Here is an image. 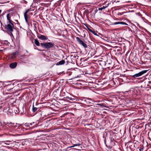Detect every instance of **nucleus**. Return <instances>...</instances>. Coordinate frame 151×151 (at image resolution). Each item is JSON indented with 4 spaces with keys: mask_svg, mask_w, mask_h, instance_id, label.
I'll use <instances>...</instances> for the list:
<instances>
[{
    "mask_svg": "<svg viewBox=\"0 0 151 151\" xmlns=\"http://www.w3.org/2000/svg\"><path fill=\"white\" fill-rule=\"evenodd\" d=\"M4 28L5 29L10 32L12 35V32L14 29V25L12 22H7V24H5L4 26Z\"/></svg>",
    "mask_w": 151,
    "mask_h": 151,
    "instance_id": "obj_1",
    "label": "nucleus"
},
{
    "mask_svg": "<svg viewBox=\"0 0 151 151\" xmlns=\"http://www.w3.org/2000/svg\"><path fill=\"white\" fill-rule=\"evenodd\" d=\"M41 46L43 47H45L47 49H50L53 47L54 45V43L51 42H46L45 43H40Z\"/></svg>",
    "mask_w": 151,
    "mask_h": 151,
    "instance_id": "obj_2",
    "label": "nucleus"
},
{
    "mask_svg": "<svg viewBox=\"0 0 151 151\" xmlns=\"http://www.w3.org/2000/svg\"><path fill=\"white\" fill-rule=\"evenodd\" d=\"M147 72V70H144L142 71H141L138 73H136L133 76H132V77L135 78H136L138 77H139L140 76L144 74L145 73Z\"/></svg>",
    "mask_w": 151,
    "mask_h": 151,
    "instance_id": "obj_3",
    "label": "nucleus"
},
{
    "mask_svg": "<svg viewBox=\"0 0 151 151\" xmlns=\"http://www.w3.org/2000/svg\"><path fill=\"white\" fill-rule=\"evenodd\" d=\"M77 41L81 45H82L83 47L85 48L87 47V45L84 43L83 41L78 37H76Z\"/></svg>",
    "mask_w": 151,
    "mask_h": 151,
    "instance_id": "obj_4",
    "label": "nucleus"
},
{
    "mask_svg": "<svg viewBox=\"0 0 151 151\" xmlns=\"http://www.w3.org/2000/svg\"><path fill=\"white\" fill-rule=\"evenodd\" d=\"M37 37L40 39L42 40H45L47 39V38L45 36L37 33Z\"/></svg>",
    "mask_w": 151,
    "mask_h": 151,
    "instance_id": "obj_5",
    "label": "nucleus"
},
{
    "mask_svg": "<svg viewBox=\"0 0 151 151\" xmlns=\"http://www.w3.org/2000/svg\"><path fill=\"white\" fill-rule=\"evenodd\" d=\"M17 64V63L15 62L14 63H12L9 65V67L11 68H14L16 67Z\"/></svg>",
    "mask_w": 151,
    "mask_h": 151,
    "instance_id": "obj_6",
    "label": "nucleus"
},
{
    "mask_svg": "<svg viewBox=\"0 0 151 151\" xmlns=\"http://www.w3.org/2000/svg\"><path fill=\"white\" fill-rule=\"evenodd\" d=\"M6 18L8 21L7 22H13L11 20V17L10 13L6 15Z\"/></svg>",
    "mask_w": 151,
    "mask_h": 151,
    "instance_id": "obj_7",
    "label": "nucleus"
},
{
    "mask_svg": "<svg viewBox=\"0 0 151 151\" xmlns=\"http://www.w3.org/2000/svg\"><path fill=\"white\" fill-rule=\"evenodd\" d=\"M18 54V52L17 51L13 52L11 54V57L13 59L16 57Z\"/></svg>",
    "mask_w": 151,
    "mask_h": 151,
    "instance_id": "obj_8",
    "label": "nucleus"
},
{
    "mask_svg": "<svg viewBox=\"0 0 151 151\" xmlns=\"http://www.w3.org/2000/svg\"><path fill=\"white\" fill-rule=\"evenodd\" d=\"M122 24L123 25H127V24L125 22H116L114 23L113 24V25H116V24Z\"/></svg>",
    "mask_w": 151,
    "mask_h": 151,
    "instance_id": "obj_9",
    "label": "nucleus"
},
{
    "mask_svg": "<svg viewBox=\"0 0 151 151\" xmlns=\"http://www.w3.org/2000/svg\"><path fill=\"white\" fill-rule=\"evenodd\" d=\"M65 63V61L64 60H62L58 62L57 63V65H62L64 64Z\"/></svg>",
    "mask_w": 151,
    "mask_h": 151,
    "instance_id": "obj_10",
    "label": "nucleus"
},
{
    "mask_svg": "<svg viewBox=\"0 0 151 151\" xmlns=\"http://www.w3.org/2000/svg\"><path fill=\"white\" fill-rule=\"evenodd\" d=\"M24 19L25 20V22L26 23L28 24V15L27 14H24Z\"/></svg>",
    "mask_w": 151,
    "mask_h": 151,
    "instance_id": "obj_11",
    "label": "nucleus"
},
{
    "mask_svg": "<svg viewBox=\"0 0 151 151\" xmlns=\"http://www.w3.org/2000/svg\"><path fill=\"white\" fill-rule=\"evenodd\" d=\"M35 44L37 46H39L40 45V43L37 39L35 40Z\"/></svg>",
    "mask_w": 151,
    "mask_h": 151,
    "instance_id": "obj_12",
    "label": "nucleus"
},
{
    "mask_svg": "<svg viewBox=\"0 0 151 151\" xmlns=\"http://www.w3.org/2000/svg\"><path fill=\"white\" fill-rule=\"evenodd\" d=\"M106 7H107V6H103L102 7H101L100 8H99L98 9V10H102L103 9H105Z\"/></svg>",
    "mask_w": 151,
    "mask_h": 151,
    "instance_id": "obj_13",
    "label": "nucleus"
},
{
    "mask_svg": "<svg viewBox=\"0 0 151 151\" xmlns=\"http://www.w3.org/2000/svg\"><path fill=\"white\" fill-rule=\"evenodd\" d=\"M33 108H32V111L33 112H35V111H36L37 109V108H36V107H34V105H33Z\"/></svg>",
    "mask_w": 151,
    "mask_h": 151,
    "instance_id": "obj_14",
    "label": "nucleus"
},
{
    "mask_svg": "<svg viewBox=\"0 0 151 151\" xmlns=\"http://www.w3.org/2000/svg\"><path fill=\"white\" fill-rule=\"evenodd\" d=\"M20 124H19L16 123V124L14 126V128H18L20 126Z\"/></svg>",
    "mask_w": 151,
    "mask_h": 151,
    "instance_id": "obj_15",
    "label": "nucleus"
},
{
    "mask_svg": "<svg viewBox=\"0 0 151 151\" xmlns=\"http://www.w3.org/2000/svg\"><path fill=\"white\" fill-rule=\"evenodd\" d=\"M29 9H28L24 13V14H27V13H28V12L29 11Z\"/></svg>",
    "mask_w": 151,
    "mask_h": 151,
    "instance_id": "obj_16",
    "label": "nucleus"
},
{
    "mask_svg": "<svg viewBox=\"0 0 151 151\" xmlns=\"http://www.w3.org/2000/svg\"><path fill=\"white\" fill-rule=\"evenodd\" d=\"M93 34L96 35H98L95 32V31H92V32H91Z\"/></svg>",
    "mask_w": 151,
    "mask_h": 151,
    "instance_id": "obj_17",
    "label": "nucleus"
},
{
    "mask_svg": "<svg viewBox=\"0 0 151 151\" xmlns=\"http://www.w3.org/2000/svg\"><path fill=\"white\" fill-rule=\"evenodd\" d=\"M81 145V144L78 143V144H76L74 145H73V146H72V147H73L74 146H80Z\"/></svg>",
    "mask_w": 151,
    "mask_h": 151,
    "instance_id": "obj_18",
    "label": "nucleus"
},
{
    "mask_svg": "<svg viewBox=\"0 0 151 151\" xmlns=\"http://www.w3.org/2000/svg\"><path fill=\"white\" fill-rule=\"evenodd\" d=\"M10 127H14V123H10Z\"/></svg>",
    "mask_w": 151,
    "mask_h": 151,
    "instance_id": "obj_19",
    "label": "nucleus"
},
{
    "mask_svg": "<svg viewBox=\"0 0 151 151\" xmlns=\"http://www.w3.org/2000/svg\"><path fill=\"white\" fill-rule=\"evenodd\" d=\"M6 125L8 126L9 127H10V123H7V124H6Z\"/></svg>",
    "mask_w": 151,
    "mask_h": 151,
    "instance_id": "obj_20",
    "label": "nucleus"
},
{
    "mask_svg": "<svg viewBox=\"0 0 151 151\" xmlns=\"http://www.w3.org/2000/svg\"><path fill=\"white\" fill-rule=\"evenodd\" d=\"M143 148H140L139 149V151H143Z\"/></svg>",
    "mask_w": 151,
    "mask_h": 151,
    "instance_id": "obj_21",
    "label": "nucleus"
},
{
    "mask_svg": "<svg viewBox=\"0 0 151 151\" xmlns=\"http://www.w3.org/2000/svg\"><path fill=\"white\" fill-rule=\"evenodd\" d=\"M88 30H89L90 32H92V30L91 29H89V28H88Z\"/></svg>",
    "mask_w": 151,
    "mask_h": 151,
    "instance_id": "obj_22",
    "label": "nucleus"
},
{
    "mask_svg": "<svg viewBox=\"0 0 151 151\" xmlns=\"http://www.w3.org/2000/svg\"><path fill=\"white\" fill-rule=\"evenodd\" d=\"M66 99H70V97H66Z\"/></svg>",
    "mask_w": 151,
    "mask_h": 151,
    "instance_id": "obj_23",
    "label": "nucleus"
},
{
    "mask_svg": "<svg viewBox=\"0 0 151 151\" xmlns=\"http://www.w3.org/2000/svg\"><path fill=\"white\" fill-rule=\"evenodd\" d=\"M69 99L70 100H72V99L71 98H70V99Z\"/></svg>",
    "mask_w": 151,
    "mask_h": 151,
    "instance_id": "obj_24",
    "label": "nucleus"
},
{
    "mask_svg": "<svg viewBox=\"0 0 151 151\" xmlns=\"http://www.w3.org/2000/svg\"><path fill=\"white\" fill-rule=\"evenodd\" d=\"M35 1V0H34V1Z\"/></svg>",
    "mask_w": 151,
    "mask_h": 151,
    "instance_id": "obj_25",
    "label": "nucleus"
},
{
    "mask_svg": "<svg viewBox=\"0 0 151 151\" xmlns=\"http://www.w3.org/2000/svg\"><path fill=\"white\" fill-rule=\"evenodd\" d=\"M104 142L105 143H106V142H105V141H104Z\"/></svg>",
    "mask_w": 151,
    "mask_h": 151,
    "instance_id": "obj_26",
    "label": "nucleus"
}]
</instances>
